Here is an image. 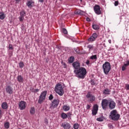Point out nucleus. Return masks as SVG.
<instances>
[{
    "label": "nucleus",
    "mask_w": 129,
    "mask_h": 129,
    "mask_svg": "<svg viewBox=\"0 0 129 129\" xmlns=\"http://www.w3.org/2000/svg\"><path fill=\"white\" fill-rule=\"evenodd\" d=\"M62 109L64 110V111H68V110L70 109V107H69V106L64 105L62 107Z\"/></svg>",
    "instance_id": "aec40b11"
},
{
    "label": "nucleus",
    "mask_w": 129,
    "mask_h": 129,
    "mask_svg": "<svg viewBox=\"0 0 129 129\" xmlns=\"http://www.w3.org/2000/svg\"><path fill=\"white\" fill-rule=\"evenodd\" d=\"M113 92L114 94L115 93V91H113Z\"/></svg>",
    "instance_id": "0e129e2a"
},
{
    "label": "nucleus",
    "mask_w": 129,
    "mask_h": 129,
    "mask_svg": "<svg viewBox=\"0 0 129 129\" xmlns=\"http://www.w3.org/2000/svg\"><path fill=\"white\" fill-rule=\"evenodd\" d=\"M75 50L77 54H81V52H80V49L79 48H77L75 49Z\"/></svg>",
    "instance_id": "72a5a7b5"
},
{
    "label": "nucleus",
    "mask_w": 129,
    "mask_h": 129,
    "mask_svg": "<svg viewBox=\"0 0 129 129\" xmlns=\"http://www.w3.org/2000/svg\"><path fill=\"white\" fill-rule=\"evenodd\" d=\"M18 64L20 68H24V67H25V64L24 63V61H21Z\"/></svg>",
    "instance_id": "a878e982"
},
{
    "label": "nucleus",
    "mask_w": 129,
    "mask_h": 129,
    "mask_svg": "<svg viewBox=\"0 0 129 129\" xmlns=\"http://www.w3.org/2000/svg\"><path fill=\"white\" fill-rule=\"evenodd\" d=\"M74 129H78V128H79V124L78 123H75L74 124Z\"/></svg>",
    "instance_id": "473e14b6"
},
{
    "label": "nucleus",
    "mask_w": 129,
    "mask_h": 129,
    "mask_svg": "<svg viewBox=\"0 0 129 129\" xmlns=\"http://www.w3.org/2000/svg\"><path fill=\"white\" fill-rule=\"evenodd\" d=\"M74 60H75V58H74V56H71L68 59V61L69 63H73L74 62Z\"/></svg>",
    "instance_id": "4be33fe9"
},
{
    "label": "nucleus",
    "mask_w": 129,
    "mask_h": 129,
    "mask_svg": "<svg viewBox=\"0 0 129 129\" xmlns=\"http://www.w3.org/2000/svg\"><path fill=\"white\" fill-rule=\"evenodd\" d=\"M2 108L3 109H7L8 108V103L7 102H3L2 104Z\"/></svg>",
    "instance_id": "6ab92c4d"
},
{
    "label": "nucleus",
    "mask_w": 129,
    "mask_h": 129,
    "mask_svg": "<svg viewBox=\"0 0 129 129\" xmlns=\"http://www.w3.org/2000/svg\"><path fill=\"white\" fill-rule=\"evenodd\" d=\"M81 12V10H78L76 12H75V15H80V13Z\"/></svg>",
    "instance_id": "4c0bfd02"
},
{
    "label": "nucleus",
    "mask_w": 129,
    "mask_h": 129,
    "mask_svg": "<svg viewBox=\"0 0 129 129\" xmlns=\"http://www.w3.org/2000/svg\"><path fill=\"white\" fill-rule=\"evenodd\" d=\"M90 63V61L89 60H87V61L86 62V63L87 64V65H88Z\"/></svg>",
    "instance_id": "864d4df0"
},
{
    "label": "nucleus",
    "mask_w": 129,
    "mask_h": 129,
    "mask_svg": "<svg viewBox=\"0 0 129 129\" xmlns=\"http://www.w3.org/2000/svg\"><path fill=\"white\" fill-rule=\"evenodd\" d=\"M60 101L59 99H54L51 103L50 104V108L53 109L54 108H56L57 106L59 105Z\"/></svg>",
    "instance_id": "423d86ee"
},
{
    "label": "nucleus",
    "mask_w": 129,
    "mask_h": 129,
    "mask_svg": "<svg viewBox=\"0 0 129 129\" xmlns=\"http://www.w3.org/2000/svg\"><path fill=\"white\" fill-rule=\"evenodd\" d=\"M109 102V100H107L106 99H104L102 100L101 105L104 110H106V108H107V106L108 105Z\"/></svg>",
    "instance_id": "0eeeda50"
},
{
    "label": "nucleus",
    "mask_w": 129,
    "mask_h": 129,
    "mask_svg": "<svg viewBox=\"0 0 129 129\" xmlns=\"http://www.w3.org/2000/svg\"><path fill=\"white\" fill-rule=\"evenodd\" d=\"M83 15H84V12L81 11L80 16H83Z\"/></svg>",
    "instance_id": "de8ad7c7"
},
{
    "label": "nucleus",
    "mask_w": 129,
    "mask_h": 129,
    "mask_svg": "<svg viewBox=\"0 0 129 129\" xmlns=\"http://www.w3.org/2000/svg\"><path fill=\"white\" fill-rule=\"evenodd\" d=\"M126 67H127V66H125L124 64V65L121 68L122 71H124L125 70Z\"/></svg>",
    "instance_id": "ea45409f"
},
{
    "label": "nucleus",
    "mask_w": 129,
    "mask_h": 129,
    "mask_svg": "<svg viewBox=\"0 0 129 129\" xmlns=\"http://www.w3.org/2000/svg\"><path fill=\"white\" fill-rule=\"evenodd\" d=\"M73 67L74 68L75 70H79L80 69V63L78 61H75L72 63Z\"/></svg>",
    "instance_id": "9b49d317"
},
{
    "label": "nucleus",
    "mask_w": 129,
    "mask_h": 129,
    "mask_svg": "<svg viewBox=\"0 0 129 129\" xmlns=\"http://www.w3.org/2000/svg\"><path fill=\"white\" fill-rule=\"evenodd\" d=\"M90 107H91V106H90V105H87V109H89V108H90Z\"/></svg>",
    "instance_id": "603ef678"
},
{
    "label": "nucleus",
    "mask_w": 129,
    "mask_h": 129,
    "mask_svg": "<svg viewBox=\"0 0 129 129\" xmlns=\"http://www.w3.org/2000/svg\"><path fill=\"white\" fill-rule=\"evenodd\" d=\"M104 119V117H103V115H102L101 116V117H99V118H97L96 119V120H97V121H103Z\"/></svg>",
    "instance_id": "c85d7f7f"
},
{
    "label": "nucleus",
    "mask_w": 129,
    "mask_h": 129,
    "mask_svg": "<svg viewBox=\"0 0 129 129\" xmlns=\"http://www.w3.org/2000/svg\"><path fill=\"white\" fill-rule=\"evenodd\" d=\"M81 3L82 2V0H80Z\"/></svg>",
    "instance_id": "69168bd1"
},
{
    "label": "nucleus",
    "mask_w": 129,
    "mask_h": 129,
    "mask_svg": "<svg viewBox=\"0 0 129 129\" xmlns=\"http://www.w3.org/2000/svg\"><path fill=\"white\" fill-rule=\"evenodd\" d=\"M108 126H110V128H111V127H112V125L111 124H109Z\"/></svg>",
    "instance_id": "bf43d9fd"
},
{
    "label": "nucleus",
    "mask_w": 129,
    "mask_h": 129,
    "mask_svg": "<svg viewBox=\"0 0 129 129\" xmlns=\"http://www.w3.org/2000/svg\"><path fill=\"white\" fill-rule=\"evenodd\" d=\"M9 50H13L14 48H13V45L10 44L9 45Z\"/></svg>",
    "instance_id": "79ce46f5"
},
{
    "label": "nucleus",
    "mask_w": 129,
    "mask_h": 129,
    "mask_svg": "<svg viewBox=\"0 0 129 129\" xmlns=\"http://www.w3.org/2000/svg\"><path fill=\"white\" fill-rule=\"evenodd\" d=\"M62 32L66 35H67V34H68V32H67V30L66 28H63Z\"/></svg>",
    "instance_id": "c9c22d12"
},
{
    "label": "nucleus",
    "mask_w": 129,
    "mask_h": 129,
    "mask_svg": "<svg viewBox=\"0 0 129 129\" xmlns=\"http://www.w3.org/2000/svg\"><path fill=\"white\" fill-rule=\"evenodd\" d=\"M5 128H9L10 127V122H7L4 124Z\"/></svg>",
    "instance_id": "2f4dec72"
},
{
    "label": "nucleus",
    "mask_w": 129,
    "mask_h": 129,
    "mask_svg": "<svg viewBox=\"0 0 129 129\" xmlns=\"http://www.w3.org/2000/svg\"><path fill=\"white\" fill-rule=\"evenodd\" d=\"M39 91H40V90L39 89H35L32 91V92H34V93H36V92H39Z\"/></svg>",
    "instance_id": "58836bf2"
},
{
    "label": "nucleus",
    "mask_w": 129,
    "mask_h": 129,
    "mask_svg": "<svg viewBox=\"0 0 129 129\" xmlns=\"http://www.w3.org/2000/svg\"><path fill=\"white\" fill-rule=\"evenodd\" d=\"M87 98L88 99L90 100V101H91V102H93L94 100H95V97L93 95H92L91 94L88 93L86 95Z\"/></svg>",
    "instance_id": "f8f14e48"
},
{
    "label": "nucleus",
    "mask_w": 129,
    "mask_h": 129,
    "mask_svg": "<svg viewBox=\"0 0 129 129\" xmlns=\"http://www.w3.org/2000/svg\"><path fill=\"white\" fill-rule=\"evenodd\" d=\"M96 39H95L92 36H91L89 39L88 41L89 42H93L95 41Z\"/></svg>",
    "instance_id": "7c9ffc66"
},
{
    "label": "nucleus",
    "mask_w": 129,
    "mask_h": 129,
    "mask_svg": "<svg viewBox=\"0 0 129 129\" xmlns=\"http://www.w3.org/2000/svg\"><path fill=\"white\" fill-rule=\"evenodd\" d=\"M19 108L23 110L26 108V102L24 101H21L19 105Z\"/></svg>",
    "instance_id": "4468645a"
},
{
    "label": "nucleus",
    "mask_w": 129,
    "mask_h": 129,
    "mask_svg": "<svg viewBox=\"0 0 129 129\" xmlns=\"http://www.w3.org/2000/svg\"><path fill=\"white\" fill-rule=\"evenodd\" d=\"M108 106L109 109H114L115 108V106H116V104L114 102V101L113 100H109Z\"/></svg>",
    "instance_id": "6e6552de"
},
{
    "label": "nucleus",
    "mask_w": 129,
    "mask_h": 129,
    "mask_svg": "<svg viewBox=\"0 0 129 129\" xmlns=\"http://www.w3.org/2000/svg\"><path fill=\"white\" fill-rule=\"evenodd\" d=\"M16 1V3L18 4V3H20L21 2V0H15Z\"/></svg>",
    "instance_id": "6e6d98bb"
},
{
    "label": "nucleus",
    "mask_w": 129,
    "mask_h": 129,
    "mask_svg": "<svg viewBox=\"0 0 129 129\" xmlns=\"http://www.w3.org/2000/svg\"><path fill=\"white\" fill-rule=\"evenodd\" d=\"M30 90H31V91H32V92H33V90H34V89L33 88L31 87V88H30Z\"/></svg>",
    "instance_id": "5fc2aeb1"
},
{
    "label": "nucleus",
    "mask_w": 129,
    "mask_h": 129,
    "mask_svg": "<svg viewBox=\"0 0 129 129\" xmlns=\"http://www.w3.org/2000/svg\"><path fill=\"white\" fill-rule=\"evenodd\" d=\"M61 117L63 119H65L68 117V115H67V114L65 113H62L61 114Z\"/></svg>",
    "instance_id": "b1692460"
},
{
    "label": "nucleus",
    "mask_w": 129,
    "mask_h": 129,
    "mask_svg": "<svg viewBox=\"0 0 129 129\" xmlns=\"http://www.w3.org/2000/svg\"><path fill=\"white\" fill-rule=\"evenodd\" d=\"M92 28L94 30H99V26L98 25L94 24L92 25Z\"/></svg>",
    "instance_id": "bb28decb"
},
{
    "label": "nucleus",
    "mask_w": 129,
    "mask_h": 129,
    "mask_svg": "<svg viewBox=\"0 0 129 129\" xmlns=\"http://www.w3.org/2000/svg\"><path fill=\"white\" fill-rule=\"evenodd\" d=\"M108 42H109V44H111V40H109Z\"/></svg>",
    "instance_id": "052dcab7"
},
{
    "label": "nucleus",
    "mask_w": 129,
    "mask_h": 129,
    "mask_svg": "<svg viewBox=\"0 0 129 129\" xmlns=\"http://www.w3.org/2000/svg\"><path fill=\"white\" fill-rule=\"evenodd\" d=\"M47 96V91H43L39 97L38 100V103L42 104L44 102V100L46 99V96Z\"/></svg>",
    "instance_id": "39448f33"
},
{
    "label": "nucleus",
    "mask_w": 129,
    "mask_h": 129,
    "mask_svg": "<svg viewBox=\"0 0 129 129\" xmlns=\"http://www.w3.org/2000/svg\"><path fill=\"white\" fill-rule=\"evenodd\" d=\"M119 117H120V115L117 113V111L116 110H112L109 116V118L110 119H112L114 121H117L118 119H119Z\"/></svg>",
    "instance_id": "f03ea898"
},
{
    "label": "nucleus",
    "mask_w": 129,
    "mask_h": 129,
    "mask_svg": "<svg viewBox=\"0 0 129 129\" xmlns=\"http://www.w3.org/2000/svg\"><path fill=\"white\" fill-rule=\"evenodd\" d=\"M17 80L20 83H23L24 82V77L21 75H19L17 76Z\"/></svg>",
    "instance_id": "f3484780"
},
{
    "label": "nucleus",
    "mask_w": 129,
    "mask_h": 129,
    "mask_svg": "<svg viewBox=\"0 0 129 129\" xmlns=\"http://www.w3.org/2000/svg\"><path fill=\"white\" fill-rule=\"evenodd\" d=\"M6 18V15L4 12H0V20H5Z\"/></svg>",
    "instance_id": "5701e85b"
},
{
    "label": "nucleus",
    "mask_w": 129,
    "mask_h": 129,
    "mask_svg": "<svg viewBox=\"0 0 129 129\" xmlns=\"http://www.w3.org/2000/svg\"><path fill=\"white\" fill-rule=\"evenodd\" d=\"M56 48H57V49H58L59 50H60V49H61V47L59 46H57Z\"/></svg>",
    "instance_id": "13d9d810"
},
{
    "label": "nucleus",
    "mask_w": 129,
    "mask_h": 129,
    "mask_svg": "<svg viewBox=\"0 0 129 129\" xmlns=\"http://www.w3.org/2000/svg\"><path fill=\"white\" fill-rule=\"evenodd\" d=\"M74 73L76 74V77L80 79H84L87 73L86 69L84 67H81L78 70H75Z\"/></svg>",
    "instance_id": "f257e3e1"
},
{
    "label": "nucleus",
    "mask_w": 129,
    "mask_h": 129,
    "mask_svg": "<svg viewBox=\"0 0 129 129\" xmlns=\"http://www.w3.org/2000/svg\"><path fill=\"white\" fill-rule=\"evenodd\" d=\"M94 11L97 15H101V11L100 10V6L99 5H96L94 7Z\"/></svg>",
    "instance_id": "1a4fd4ad"
},
{
    "label": "nucleus",
    "mask_w": 129,
    "mask_h": 129,
    "mask_svg": "<svg viewBox=\"0 0 129 129\" xmlns=\"http://www.w3.org/2000/svg\"><path fill=\"white\" fill-rule=\"evenodd\" d=\"M19 20H20V22H23V21H24V20H25V18L24 17L20 16L19 17Z\"/></svg>",
    "instance_id": "37998d69"
},
{
    "label": "nucleus",
    "mask_w": 129,
    "mask_h": 129,
    "mask_svg": "<svg viewBox=\"0 0 129 129\" xmlns=\"http://www.w3.org/2000/svg\"><path fill=\"white\" fill-rule=\"evenodd\" d=\"M86 20L87 22H90V18L89 17H86Z\"/></svg>",
    "instance_id": "8fccbe9b"
},
{
    "label": "nucleus",
    "mask_w": 129,
    "mask_h": 129,
    "mask_svg": "<svg viewBox=\"0 0 129 129\" xmlns=\"http://www.w3.org/2000/svg\"><path fill=\"white\" fill-rule=\"evenodd\" d=\"M53 98H54V97L53 96V95L50 94L49 96L48 97L49 100H52Z\"/></svg>",
    "instance_id": "e433bc0d"
},
{
    "label": "nucleus",
    "mask_w": 129,
    "mask_h": 129,
    "mask_svg": "<svg viewBox=\"0 0 129 129\" xmlns=\"http://www.w3.org/2000/svg\"><path fill=\"white\" fill-rule=\"evenodd\" d=\"M103 94L104 95H107L110 94V90L107 88L104 90Z\"/></svg>",
    "instance_id": "a211bd4d"
},
{
    "label": "nucleus",
    "mask_w": 129,
    "mask_h": 129,
    "mask_svg": "<svg viewBox=\"0 0 129 129\" xmlns=\"http://www.w3.org/2000/svg\"><path fill=\"white\" fill-rule=\"evenodd\" d=\"M70 39L72 41V42H76V39L73 37H71Z\"/></svg>",
    "instance_id": "a18cd8bd"
},
{
    "label": "nucleus",
    "mask_w": 129,
    "mask_h": 129,
    "mask_svg": "<svg viewBox=\"0 0 129 129\" xmlns=\"http://www.w3.org/2000/svg\"><path fill=\"white\" fill-rule=\"evenodd\" d=\"M62 126H63L64 129H70L71 128V125H70V123L67 122H64V123H62Z\"/></svg>",
    "instance_id": "dca6fc26"
},
{
    "label": "nucleus",
    "mask_w": 129,
    "mask_h": 129,
    "mask_svg": "<svg viewBox=\"0 0 129 129\" xmlns=\"http://www.w3.org/2000/svg\"><path fill=\"white\" fill-rule=\"evenodd\" d=\"M103 72L105 75H108L111 69L110 67V63L108 61H106L102 66Z\"/></svg>",
    "instance_id": "20e7f679"
},
{
    "label": "nucleus",
    "mask_w": 129,
    "mask_h": 129,
    "mask_svg": "<svg viewBox=\"0 0 129 129\" xmlns=\"http://www.w3.org/2000/svg\"><path fill=\"white\" fill-rule=\"evenodd\" d=\"M40 3H44V0H38Z\"/></svg>",
    "instance_id": "4d7b16f0"
},
{
    "label": "nucleus",
    "mask_w": 129,
    "mask_h": 129,
    "mask_svg": "<svg viewBox=\"0 0 129 129\" xmlns=\"http://www.w3.org/2000/svg\"><path fill=\"white\" fill-rule=\"evenodd\" d=\"M118 1H115L114 2V6L115 7H117V6H118Z\"/></svg>",
    "instance_id": "a19ab883"
},
{
    "label": "nucleus",
    "mask_w": 129,
    "mask_h": 129,
    "mask_svg": "<svg viewBox=\"0 0 129 129\" xmlns=\"http://www.w3.org/2000/svg\"><path fill=\"white\" fill-rule=\"evenodd\" d=\"M20 17H22V18H24V17H25L26 16V12H25V11H22L20 13Z\"/></svg>",
    "instance_id": "393cba45"
},
{
    "label": "nucleus",
    "mask_w": 129,
    "mask_h": 129,
    "mask_svg": "<svg viewBox=\"0 0 129 129\" xmlns=\"http://www.w3.org/2000/svg\"><path fill=\"white\" fill-rule=\"evenodd\" d=\"M95 39H97V37H98V35H97V33H94L92 34V35Z\"/></svg>",
    "instance_id": "f704fd0d"
},
{
    "label": "nucleus",
    "mask_w": 129,
    "mask_h": 129,
    "mask_svg": "<svg viewBox=\"0 0 129 129\" xmlns=\"http://www.w3.org/2000/svg\"><path fill=\"white\" fill-rule=\"evenodd\" d=\"M97 111H98V105L95 104L92 109V115H96L97 114Z\"/></svg>",
    "instance_id": "9d476101"
},
{
    "label": "nucleus",
    "mask_w": 129,
    "mask_h": 129,
    "mask_svg": "<svg viewBox=\"0 0 129 129\" xmlns=\"http://www.w3.org/2000/svg\"><path fill=\"white\" fill-rule=\"evenodd\" d=\"M63 86L60 84H57L55 87L54 91L60 96L64 94Z\"/></svg>",
    "instance_id": "7ed1b4c3"
},
{
    "label": "nucleus",
    "mask_w": 129,
    "mask_h": 129,
    "mask_svg": "<svg viewBox=\"0 0 129 129\" xmlns=\"http://www.w3.org/2000/svg\"><path fill=\"white\" fill-rule=\"evenodd\" d=\"M90 59L91 60H97V55L96 54H95L94 55H92L91 57H90Z\"/></svg>",
    "instance_id": "cd10ccee"
},
{
    "label": "nucleus",
    "mask_w": 129,
    "mask_h": 129,
    "mask_svg": "<svg viewBox=\"0 0 129 129\" xmlns=\"http://www.w3.org/2000/svg\"><path fill=\"white\" fill-rule=\"evenodd\" d=\"M26 5L30 9H32L33 7H35V2H33V1L32 0L28 1L27 3H26Z\"/></svg>",
    "instance_id": "ddd939ff"
},
{
    "label": "nucleus",
    "mask_w": 129,
    "mask_h": 129,
    "mask_svg": "<svg viewBox=\"0 0 129 129\" xmlns=\"http://www.w3.org/2000/svg\"><path fill=\"white\" fill-rule=\"evenodd\" d=\"M1 115H2V110L1 109H0V116H1Z\"/></svg>",
    "instance_id": "680f3d73"
},
{
    "label": "nucleus",
    "mask_w": 129,
    "mask_h": 129,
    "mask_svg": "<svg viewBox=\"0 0 129 129\" xmlns=\"http://www.w3.org/2000/svg\"><path fill=\"white\" fill-rule=\"evenodd\" d=\"M45 123L47 124V123H48V121H47V120H46V121L45 120Z\"/></svg>",
    "instance_id": "e2e57ef3"
},
{
    "label": "nucleus",
    "mask_w": 129,
    "mask_h": 129,
    "mask_svg": "<svg viewBox=\"0 0 129 129\" xmlns=\"http://www.w3.org/2000/svg\"><path fill=\"white\" fill-rule=\"evenodd\" d=\"M61 64L63 65L64 68H67V64H66L65 62H63V61H62Z\"/></svg>",
    "instance_id": "c03bdc74"
},
{
    "label": "nucleus",
    "mask_w": 129,
    "mask_h": 129,
    "mask_svg": "<svg viewBox=\"0 0 129 129\" xmlns=\"http://www.w3.org/2000/svg\"><path fill=\"white\" fill-rule=\"evenodd\" d=\"M87 48L89 49V51H91V50H93L94 46L92 45H88Z\"/></svg>",
    "instance_id": "c756f323"
},
{
    "label": "nucleus",
    "mask_w": 129,
    "mask_h": 129,
    "mask_svg": "<svg viewBox=\"0 0 129 129\" xmlns=\"http://www.w3.org/2000/svg\"><path fill=\"white\" fill-rule=\"evenodd\" d=\"M6 92L9 94H12L13 92V89L11 86H8L6 88Z\"/></svg>",
    "instance_id": "2eb2a0df"
},
{
    "label": "nucleus",
    "mask_w": 129,
    "mask_h": 129,
    "mask_svg": "<svg viewBox=\"0 0 129 129\" xmlns=\"http://www.w3.org/2000/svg\"><path fill=\"white\" fill-rule=\"evenodd\" d=\"M35 112H36V110H35L34 107H32L30 108V113L31 114V115H34Z\"/></svg>",
    "instance_id": "412c9836"
},
{
    "label": "nucleus",
    "mask_w": 129,
    "mask_h": 129,
    "mask_svg": "<svg viewBox=\"0 0 129 129\" xmlns=\"http://www.w3.org/2000/svg\"><path fill=\"white\" fill-rule=\"evenodd\" d=\"M91 85H95V82L93 80L91 81Z\"/></svg>",
    "instance_id": "49530a36"
},
{
    "label": "nucleus",
    "mask_w": 129,
    "mask_h": 129,
    "mask_svg": "<svg viewBox=\"0 0 129 129\" xmlns=\"http://www.w3.org/2000/svg\"><path fill=\"white\" fill-rule=\"evenodd\" d=\"M126 90H129V85H126Z\"/></svg>",
    "instance_id": "3c124183"
},
{
    "label": "nucleus",
    "mask_w": 129,
    "mask_h": 129,
    "mask_svg": "<svg viewBox=\"0 0 129 129\" xmlns=\"http://www.w3.org/2000/svg\"><path fill=\"white\" fill-rule=\"evenodd\" d=\"M67 115H68V116H69V117H70V116H71V115H72V114H71V112H69L67 114Z\"/></svg>",
    "instance_id": "09e8293b"
}]
</instances>
